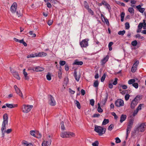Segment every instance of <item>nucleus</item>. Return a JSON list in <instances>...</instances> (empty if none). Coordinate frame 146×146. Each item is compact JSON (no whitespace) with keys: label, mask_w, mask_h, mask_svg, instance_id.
<instances>
[{"label":"nucleus","mask_w":146,"mask_h":146,"mask_svg":"<svg viewBox=\"0 0 146 146\" xmlns=\"http://www.w3.org/2000/svg\"><path fill=\"white\" fill-rule=\"evenodd\" d=\"M84 7L85 8H86L87 10L89 8V6L88 5L87 2L86 1H84Z\"/></svg>","instance_id":"40"},{"label":"nucleus","mask_w":146,"mask_h":146,"mask_svg":"<svg viewBox=\"0 0 146 146\" xmlns=\"http://www.w3.org/2000/svg\"><path fill=\"white\" fill-rule=\"evenodd\" d=\"M99 144V142L98 141H95L94 143H92V145L93 146H98Z\"/></svg>","instance_id":"45"},{"label":"nucleus","mask_w":146,"mask_h":146,"mask_svg":"<svg viewBox=\"0 0 146 146\" xmlns=\"http://www.w3.org/2000/svg\"><path fill=\"white\" fill-rule=\"evenodd\" d=\"M23 74L24 75L25 80H28L29 79V77L27 76L28 74L27 72Z\"/></svg>","instance_id":"51"},{"label":"nucleus","mask_w":146,"mask_h":146,"mask_svg":"<svg viewBox=\"0 0 146 146\" xmlns=\"http://www.w3.org/2000/svg\"><path fill=\"white\" fill-rule=\"evenodd\" d=\"M135 81V79H131L129 80L128 81V83L129 84H132L134 83Z\"/></svg>","instance_id":"25"},{"label":"nucleus","mask_w":146,"mask_h":146,"mask_svg":"<svg viewBox=\"0 0 146 146\" xmlns=\"http://www.w3.org/2000/svg\"><path fill=\"white\" fill-rule=\"evenodd\" d=\"M100 116V115L99 114H94L93 115V116H92V117H98L99 116Z\"/></svg>","instance_id":"55"},{"label":"nucleus","mask_w":146,"mask_h":146,"mask_svg":"<svg viewBox=\"0 0 146 146\" xmlns=\"http://www.w3.org/2000/svg\"><path fill=\"white\" fill-rule=\"evenodd\" d=\"M42 146H48L46 141H44L42 143Z\"/></svg>","instance_id":"62"},{"label":"nucleus","mask_w":146,"mask_h":146,"mask_svg":"<svg viewBox=\"0 0 146 146\" xmlns=\"http://www.w3.org/2000/svg\"><path fill=\"white\" fill-rule=\"evenodd\" d=\"M37 53H35L34 54H31L27 56V58H33L35 57H36Z\"/></svg>","instance_id":"23"},{"label":"nucleus","mask_w":146,"mask_h":146,"mask_svg":"<svg viewBox=\"0 0 146 146\" xmlns=\"http://www.w3.org/2000/svg\"><path fill=\"white\" fill-rule=\"evenodd\" d=\"M128 11L131 14H134V10L132 7H129L128 8Z\"/></svg>","instance_id":"24"},{"label":"nucleus","mask_w":146,"mask_h":146,"mask_svg":"<svg viewBox=\"0 0 146 146\" xmlns=\"http://www.w3.org/2000/svg\"><path fill=\"white\" fill-rule=\"evenodd\" d=\"M47 54L44 52H39L38 54L37 53V56L43 57L46 56Z\"/></svg>","instance_id":"18"},{"label":"nucleus","mask_w":146,"mask_h":146,"mask_svg":"<svg viewBox=\"0 0 146 146\" xmlns=\"http://www.w3.org/2000/svg\"><path fill=\"white\" fill-rule=\"evenodd\" d=\"M146 126V123H142L138 125L137 128V130L138 131L143 132L145 130Z\"/></svg>","instance_id":"5"},{"label":"nucleus","mask_w":146,"mask_h":146,"mask_svg":"<svg viewBox=\"0 0 146 146\" xmlns=\"http://www.w3.org/2000/svg\"><path fill=\"white\" fill-rule=\"evenodd\" d=\"M83 62L82 61H79L78 59L75 60L74 62L73 63V65H82L83 64Z\"/></svg>","instance_id":"12"},{"label":"nucleus","mask_w":146,"mask_h":146,"mask_svg":"<svg viewBox=\"0 0 146 146\" xmlns=\"http://www.w3.org/2000/svg\"><path fill=\"white\" fill-rule=\"evenodd\" d=\"M33 108L32 105H23L22 108L23 112L24 113H28L31 111Z\"/></svg>","instance_id":"4"},{"label":"nucleus","mask_w":146,"mask_h":146,"mask_svg":"<svg viewBox=\"0 0 146 146\" xmlns=\"http://www.w3.org/2000/svg\"><path fill=\"white\" fill-rule=\"evenodd\" d=\"M19 91H18L17 92H18V93H17V92H16V93L18 94L20 96L22 97V98H23V94H22V93L21 92V90L19 89Z\"/></svg>","instance_id":"53"},{"label":"nucleus","mask_w":146,"mask_h":146,"mask_svg":"<svg viewBox=\"0 0 146 146\" xmlns=\"http://www.w3.org/2000/svg\"><path fill=\"white\" fill-rule=\"evenodd\" d=\"M12 129H7V130H5L6 133L7 134L10 133L12 131Z\"/></svg>","instance_id":"50"},{"label":"nucleus","mask_w":146,"mask_h":146,"mask_svg":"<svg viewBox=\"0 0 146 146\" xmlns=\"http://www.w3.org/2000/svg\"><path fill=\"white\" fill-rule=\"evenodd\" d=\"M132 86L136 89H137L138 88V84L137 83H134L133 84Z\"/></svg>","instance_id":"46"},{"label":"nucleus","mask_w":146,"mask_h":146,"mask_svg":"<svg viewBox=\"0 0 146 146\" xmlns=\"http://www.w3.org/2000/svg\"><path fill=\"white\" fill-rule=\"evenodd\" d=\"M44 70V68L41 67L39 66H37L35 68V72H41L43 71Z\"/></svg>","instance_id":"16"},{"label":"nucleus","mask_w":146,"mask_h":146,"mask_svg":"<svg viewBox=\"0 0 146 146\" xmlns=\"http://www.w3.org/2000/svg\"><path fill=\"white\" fill-rule=\"evenodd\" d=\"M136 7L140 12L142 13H143L145 10V9L141 7V6L140 5L136 6Z\"/></svg>","instance_id":"14"},{"label":"nucleus","mask_w":146,"mask_h":146,"mask_svg":"<svg viewBox=\"0 0 146 146\" xmlns=\"http://www.w3.org/2000/svg\"><path fill=\"white\" fill-rule=\"evenodd\" d=\"M106 5L105 6L106 8L108 10L109 12H110V10H111V8L110 5L108 3L106 4Z\"/></svg>","instance_id":"35"},{"label":"nucleus","mask_w":146,"mask_h":146,"mask_svg":"<svg viewBox=\"0 0 146 146\" xmlns=\"http://www.w3.org/2000/svg\"><path fill=\"white\" fill-rule=\"evenodd\" d=\"M7 124V123H2L1 128V131H5V130H6V125Z\"/></svg>","instance_id":"22"},{"label":"nucleus","mask_w":146,"mask_h":146,"mask_svg":"<svg viewBox=\"0 0 146 146\" xmlns=\"http://www.w3.org/2000/svg\"><path fill=\"white\" fill-rule=\"evenodd\" d=\"M133 120L131 119L128 123L127 127L131 128L133 123Z\"/></svg>","instance_id":"20"},{"label":"nucleus","mask_w":146,"mask_h":146,"mask_svg":"<svg viewBox=\"0 0 146 146\" xmlns=\"http://www.w3.org/2000/svg\"><path fill=\"white\" fill-rule=\"evenodd\" d=\"M101 15L102 16V17L103 16V17L104 19L105 22L106 23L107 25H109V23L108 19L107 18H105L102 14H101Z\"/></svg>","instance_id":"29"},{"label":"nucleus","mask_w":146,"mask_h":146,"mask_svg":"<svg viewBox=\"0 0 146 146\" xmlns=\"http://www.w3.org/2000/svg\"><path fill=\"white\" fill-rule=\"evenodd\" d=\"M115 104L117 107L122 106L124 104V101L121 99H117L115 101Z\"/></svg>","instance_id":"6"},{"label":"nucleus","mask_w":146,"mask_h":146,"mask_svg":"<svg viewBox=\"0 0 146 146\" xmlns=\"http://www.w3.org/2000/svg\"><path fill=\"white\" fill-rule=\"evenodd\" d=\"M90 104L92 106H93L94 104V99H91L90 101Z\"/></svg>","instance_id":"54"},{"label":"nucleus","mask_w":146,"mask_h":146,"mask_svg":"<svg viewBox=\"0 0 146 146\" xmlns=\"http://www.w3.org/2000/svg\"><path fill=\"white\" fill-rule=\"evenodd\" d=\"M61 128L62 130H65V128L64 127V122L62 121L60 123Z\"/></svg>","instance_id":"33"},{"label":"nucleus","mask_w":146,"mask_h":146,"mask_svg":"<svg viewBox=\"0 0 146 146\" xmlns=\"http://www.w3.org/2000/svg\"><path fill=\"white\" fill-rule=\"evenodd\" d=\"M109 122V120L108 119H104L102 123V125H105L108 123Z\"/></svg>","instance_id":"26"},{"label":"nucleus","mask_w":146,"mask_h":146,"mask_svg":"<svg viewBox=\"0 0 146 146\" xmlns=\"http://www.w3.org/2000/svg\"><path fill=\"white\" fill-rule=\"evenodd\" d=\"M6 106L9 108H12L15 107H16L17 106V104H5Z\"/></svg>","instance_id":"11"},{"label":"nucleus","mask_w":146,"mask_h":146,"mask_svg":"<svg viewBox=\"0 0 146 146\" xmlns=\"http://www.w3.org/2000/svg\"><path fill=\"white\" fill-rule=\"evenodd\" d=\"M17 7V5L16 2L13 3L11 6L10 11L12 13H15L16 11Z\"/></svg>","instance_id":"9"},{"label":"nucleus","mask_w":146,"mask_h":146,"mask_svg":"<svg viewBox=\"0 0 146 146\" xmlns=\"http://www.w3.org/2000/svg\"><path fill=\"white\" fill-rule=\"evenodd\" d=\"M13 76L17 79L18 80H20V77L19 75V74L16 71L13 72H12Z\"/></svg>","instance_id":"17"},{"label":"nucleus","mask_w":146,"mask_h":146,"mask_svg":"<svg viewBox=\"0 0 146 146\" xmlns=\"http://www.w3.org/2000/svg\"><path fill=\"white\" fill-rule=\"evenodd\" d=\"M49 103L50 106H55L56 104V102L54 97L51 95H50L49 96Z\"/></svg>","instance_id":"8"},{"label":"nucleus","mask_w":146,"mask_h":146,"mask_svg":"<svg viewBox=\"0 0 146 146\" xmlns=\"http://www.w3.org/2000/svg\"><path fill=\"white\" fill-rule=\"evenodd\" d=\"M99 85L98 81L97 80H96L94 83L93 86L96 88H98Z\"/></svg>","instance_id":"28"},{"label":"nucleus","mask_w":146,"mask_h":146,"mask_svg":"<svg viewBox=\"0 0 146 146\" xmlns=\"http://www.w3.org/2000/svg\"><path fill=\"white\" fill-rule=\"evenodd\" d=\"M114 127V125L113 124H111L110 125L108 128V130L111 131L112 129H113Z\"/></svg>","instance_id":"37"},{"label":"nucleus","mask_w":146,"mask_h":146,"mask_svg":"<svg viewBox=\"0 0 146 146\" xmlns=\"http://www.w3.org/2000/svg\"><path fill=\"white\" fill-rule=\"evenodd\" d=\"M109 58V56L108 55H107L106 57H104L101 60L102 64L104 65L106 62L108 60Z\"/></svg>","instance_id":"13"},{"label":"nucleus","mask_w":146,"mask_h":146,"mask_svg":"<svg viewBox=\"0 0 146 146\" xmlns=\"http://www.w3.org/2000/svg\"><path fill=\"white\" fill-rule=\"evenodd\" d=\"M75 134L72 132H70L64 131L61 133L60 136L62 138L69 137H74Z\"/></svg>","instance_id":"3"},{"label":"nucleus","mask_w":146,"mask_h":146,"mask_svg":"<svg viewBox=\"0 0 146 146\" xmlns=\"http://www.w3.org/2000/svg\"><path fill=\"white\" fill-rule=\"evenodd\" d=\"M143 29H146V23L145 22V20H143Z\"/></svg>","instance_id":"63"},{"label":"nucleus","mask_w":146,"mask_h":146,"mask_svg":"<svg viewBox=\"0 0 146 146\" xmlns=\"http://www.w3.org/2000/svg\"><path fill=\"white\" fill-rule=\"evenodd\" d=\"M74 76L76 80L77 81H78L79 80L80 78V76H77V72L76 70H74Z\"/></svg>","instance_id":"21"},{"label":"nucleus","mask_w":146,"mask_h":146,"mask_svg":"<svg viewBox=\"0 0 146 146\" xmlns=\"http://www.w3.org/2000/svg\"><path fill=\"white\" fill-rule=\"evenodd\" d=\"M28 70L31 72H35V68L32 67H29L28 68Z\"/></svg>","instance_id":"31"},{"label":"nucleus","mask_w":146,"mask_h":146,"mask_svg":"<svg viewBox=\"0 0 146 146\" xmlns=\"http://www.w3.org/2000/svg\"><path fill=\"white\" fill-rule=\"evenodd\" d=\"M89 39H85L80 42V45L82 47H86L88 46V41Z\"/></svg>","instance_id":"7"},{"label":"nucleus","mask_w":146,"mask_h":146,"mask_svg":"<svg viewBox=\"0 0 146 146\" xmlns=\"http://www.w3.org/2000/svg\"><path fill=\"white\" fill-rule=\"evenodd\" d=\"M53 21L52 20H49L48 22V24L49 26L51 25Z\"/></svg>","instance_id":"64"},{"label":"nucleus","mask_w":146,"mask_h":146,"mask_svg":"<svg viewBox=\"0 0 146 146\" xmlns=\"http://www.w3.org/2000/svg\"><path fill=\"white\" fill-rule=\"evenodd\" d=\"M129 97H130V96L129 94H126L125 96V100L126 101L128 100L129 99Z\"/></svg>","instance_id":"52"},{"label":"nucleus","mask_w":146,"mask_h":146,"mask_svg":"<svg viewBox=\"0 0 146 146\" xmlns=\"http://www.w3.org/2000/svg\"><path fill=\"white\" fill-rule=\"evenodd\" d=\"M115 139V142L117 143H119L121 141L120 139L118 137H116Z\"/></svg>","instance_id":"58"},{"label":"nucleus","mask_w":146,"mask_h":146,"mask_svg":"<svg viewBox=\"0 0 146 146\" xmlns=\"http://www.w3.org/2000/svg\"><path fill=\"white\" fill-rule=\"evenodd\" d=\"M23 144L24 145H26V146H33V145L31 143H27V142L26 141H25V142H23Z\"/></svg>","instance_id":"47"},{"label":"nucleus","mask_w":146,"mask_h":146,"mask_svg":"<svg viewBox=\"0 0 146 146\" xmlns=\"http://www.w3.org/2000/svg\"><path fill=\"white\" fill-rule=\"evenodd\" d=\"M59 64L61 66H64L65 65L66 62L65 61L61 60L60 61Z\"/></svg>","instance_id":"44"},{"label":"nucleus","mask_w":146,"mask_h":146,"mask_svg":"<svg viewBox=\"0 0 146 146\" xmlns=\"http://www.w3.org/2000/svg\"><path fill=\"white\" fill-rule=\"evenodd\" d=\"M62 71H58V78L60 79H61L62 78Z\"/></svg>","instance_id":"49"},{"label":"nucleus","mask_w":146,"mask_h":146,"mask_svg":"<svg viewBox=\"0 0 146 146\" xmlns=\"http://www.w3.org/2000/svg\"><path fill=\"white\" fill-rule=\"evenodd\" d=\"M87 10H88V12L92 15H94V12L93 11L90 9L89 8Z\"/></svg>","instance_id":"60"},{"label":"nucleus","mask_w":146,"mask_h":146,"mask_svg":"<svg viewBox=\"0 0 146 146\" xmlns=\"http://www.w3.org/2000/svg\"><path fill=\"white\" fill-rule=\"evenodd\" d=\"M3 121L2 123H8V117L7 113H5L3 115Z\"/></svg>","instance_id":"10"},{"label":"nucleus","mask_w":146,"mask_h":146,"mask_svg":"<svg viewBox=\"0 0 146 146\" xmlns=\"http://www.w3.org/2000/svg\"><path fill=\"white\" fill-rule=\"evenodd\" d=\"M143 23H140L138 26V28L139 29H141L143 27Z\"/></svg>","instance_id":"48"},{"label":"nucleus","mask_w":146,"mask_h":146,"mask_svg":"<svg viewBox=\"0 0 146 146\" xmlns=\"http://www.w3.org/2000/svg\"><path fill=\"white\" fill-rule=\"evenodd\" d=\"M106 96L105 99L103 100L102 102L101 103L103 105H104L107 100L108 98V94L107 92L106 94Z\"/></svg>","instance_id":"19"},{"label":"nucleus","mask_w":146,"mask_h":146,"mask_svg":"<svg viewBox=\"0 0 146 146\" xmlns=\"http://www.w3.org/2000/svg\"><path fill=\"white\" fill-rule=\"evenodd\" d=\"M112 115L114 116V119H117L118 118V116L116 115V114L114 112H112Z\"/></svg>","instance_id":"61"},{"label":"nucleus","mask_w":146,"mask_h":146,"mask_svg":"<svg viewBox=\"0 0 146 146\" xmlns=\"http://www.w3.org/2000/svg\"><path fill=\"white\" fill-rule=\"evenodd\" d=\"M106 76V74L104 73L103 74V75L102 76V77L101 78V82H103L104 81V80L105 79Z\"/></svg>","instance_id":"32"},{"label":"nucleus","mask_w":146,"mask_h":146,"mask_svg":"<svg viewBox=\"0 0 146 146\" xmlns=\"http://www.w3.org/2000/svg\"><path fill=\"white\" fill-rule=\"evenodd\" d=\"M137 42L136 40L133 41L131 42V44L133 46H136L137 44Z\"/></svg>","instance_id":"43"},{"label":"nucleus","mask_w":146,"mask_h":146,"mask_svg":"<svg viewBox=\"0 0 146 146\" xmlns=\"http://www.w3.org/2000/svg\"><path fill=\"white\" fill-rule=\"evenodd\" d=\"M140 96H137L134 99L131 101V108L132 109H134L138 104V101H139L141 99Z\"/></svg>","instance_id":"2"},{"label":"nucleus","mask_w":146,"mask_h":146,"mask_svg":"<svg viewBox=\"0 0 146 146\" xmlns=\"http://www.w3.org/2000/svg\"><path fill=\"white\" fill-rule=\"evenodd\" d=\"M136 70V67L134 65H133L131 68V71L132 72H134Z\"/></svg>","instance_id":"36"},{"label":"nucleus","mask_w":146,"mask_h":146,"mask_svg":"<svg viewBox=\"0 0 146 146\" xmlns=\"http://www.w3.org/2000/svg\"><path fill=\"white\" fill-rule=\"evenodd\" d=\"M144 105L143 104H140L138 106L137 108L136 109L138 111L140 110L141 109V107Z\"/></svg>","instance_id":"42"},{"label":"nucleus","mask_w":146,"mask_h":146,"mask_svg":"<svg viewBox=\"0 0 146 146\" xmlns=\"http://www.w3.org/2000/svg\"><path fill=\"white\" fill-rule=\"evenodd\" d=\"M139 111L136 109V110L134 111L133 114V116H135L137 113Z\"/></svg>","instance_id":"57"},{"label":"nucleus","mask_w":146,"mask_h":146,"mask_svg":"<svg viewBox=\"0 0 146 146\" xmlns=\"http://www.w3.org/2000/svg\"><path fill=\"white\" fill-rule=\"evenodd\" d=\"M36 137H35L38 138H40L41 137V135L40 133H36Z\"/></svg>","instance_id":"59"},{"label":"nucleus","mask_w":146,"mask_h":146,"mask_svg":"<svg viewBox=\"0 0 146 146\" xmlns=\"http://www.w3.org/2000/svg\"><path fill=\"white\" fill-rule=\"evenodd\" d=\"M125 28L126 29H128L130 27L129 23L128 22H126L125 24Z\"/></svg>","instance_id":"41"},{"label":"nucleus","mask_w":146,"mask_h":146,"mask_svg":"<svg viewBox=\"0 0 146 146\" xmlns=\"http://www.w3.org/2000/svg\"><path fill=\"white\" fill-rule=\"evenodd\" d=\"M127 116L125 115L122 114L121 115L120 122V123H122L126 119Z\"/></svg>","instance_id":"15"},{"label":"nucleus","mask_w":146,"mask_h":146,"mask_svg":"<svg viewBox=\"0 0 146 146\" xmlns=\"http://www.w3.org/2000/svg\"><path fill=\"white\" fill-rule=\"evenodd\" d=\"M29 35L31 36L32 37H35L36 36V35L35 33H33V31H30L29 32Z\"/></svg>","instance_id":"30"},{"label":"nucleus","mask_w":146,"mask_h":146,"mask_svg":"<svg viewBox=\"0 0 146 146\" xmlns=\"http://www.w3.org/2000/svg\"><path fill=\"white\" fill-rule=\"evenodd\" d=\"M76 106L77 108L79 109H80L81 108L79 102L77 101L76 100Z\"/></svg>","instance_id":"34"},{"label":"nucleus","mask_w":146,"mask_h":146,"mask_svg":"<svg viewBox=\"0 0 146 146\" xmlns=\"http://www.w3.org/2000/svg\"><path fill=\"white\" fill-rule=\"evenodd\" d=\"M97 110L99 113H102L103 112V110L101 108L100 106L98 107Z\"/></svg>","instance_id":"56"},{"label":"nucleus","mask_w":146,"mask_h":146,"mask_svg":"<svg viewBox=\"0 0 146 146\" xmlns=\"http://www.w3.org/2000/svg\"><path fill=\"white\" fill-rule=\"evenodd\" d=\"M30 134L32 135L34 137H36V134H35V132L34 130L31 131L30 132Z\"/></svg>","instance_id":"39"},{"label":"nucleus","mask_w":146,"mask_h":146,"mask_svg":"<svg viewBox=\"0 0 146 146\" xmlns=\"http://www.w3.org/2000/svg\"><path fill=\"white\" fill-rule=\"evenodd\" d=\"M46 77L47 80L49 81L51 80V76L50 73L48 72L46 76Z\"/></svg>","instance_id":"27"},{"label":"nucleus","mask_w":146,"mask_h":146,"mask_svg":"<svg viewBox=\"0 0 146 146\" xmlns=\"http://www.w3.org/2000/svg\"><path fill=\"white\" fill-rule=\"evenodd\" d=\"M106 129L105 128L100 126L96 125L95 126L94 131L98 133L99 135H102L105 133Z\"/></svg>","instance_id":"1"},{"label":"nucleus","mask_w":146,"mask_h":146,"mask_svg":"<svg viewBox=\"0 0 146 146\" xmlns=\"http://www.w3.org/2000/svg\"><path fill=\"white\" fill-rule=\"evenodd\" d=\"M125 30L122 31H120L118 32V34L119 35H123L125 33Z\"/></svg>","instance_id":"38"}]
</instances>
